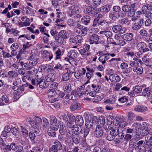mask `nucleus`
Wrapping results in <instances>:
<instances>
[{"label":"nucleus","mask_w":152,"mask_h":152,"mask_svg":"<svg viewBox=\"0 0 152 152\" xmlns=\"http://www.w3.org/2000/svg\"><path fill=\"white\" fill-rule=\"evenodd\" d=\"M69 14L70 15H75L79 14L80 12V8L78 6L72 5L71 3H68Z\"/></svg>","instance_id":"nucleus-1"},{"label":"nucleus","mask_w":152,"mask_h":152,"mask_svg":"<svg viewBox=\"0 0 152 152\" xmlns=\"http://www.w3.org/2000/svg\"><path fill=\"white\" fill-rule=\"evenodd\" d=\"M62 144L58 140L55 141L54 145L52 146L49 149V152H58L62 149Z\"/></svg>","instance_id":"nucleus-2"},{"label":"nucleus","mask_w":152,"mask_h":152,"mask_svg":"<svg viewBox=\"0 0 152 152\" xmlns=\"http://www.w3.org/2000/svg\"><path fill=\"white\" fill-rule=\"evenodd\" d=\"M83 38L82 36L80 35L76 36L74 37L71 38L69 41L71 43L77 45H80L83 42Z\"/></svg>","instance_id":"nucleus-3"},{"label":"nucleus","mask_w":152,"mask_h":152,"mask_svg":"<svg viewBox=\"0 0 152 152\" xmlns=\"http://www.w3.org/2000/svg\"><path fill=\"white\" fill-rule=\"evenodd\" d=\"M113 31L115 33H119L120 34H123L125 33L126 29L124 27H122V26L120 25H116L113 26L112 28Z\"/></svg>","instance_id":"nucleus-4"},{"label":"nucleus","mask_w":152,"mask_h":152,"mask_svg":"<svg viewBox=\"0 0 152 152\" xmlns=\"http://www.w3.org/2000/svg\"><path fill=\"white\" fill-rule=\"evenodd\" d=\"M50 126L51 128H52L55 130H58L59 126L58 123L57 118L55 117H51L50 120Z\"/></svg>","instance_id":"nucleus-5"},{"label":"nucleus","mask_w":152,"mask_h":152,"mask_svg":"<svg viewBox=\"0 0 152 152\" xmlns=\"http://www.w3.org/2000/svg\"><path fill=\"white\" fill-rule=\"evenodd\" d=\"M105 130L102 127L96 126L94 132V134L96 137H101L103 135Z\"/></svg>","instance_id":"nucleus-6"},{"label":"nucleus","mask_w":152,"mask_h":152,"mask_svg":"<svg viewBox=\"0 0 152 152\" xmlns=\"http://www.w3.org/2000/svg\"><path fill=\"white\" fill-rule=\"evenodd\" d=\"M143 23L144 20L142 18L137 20L133 25L132 29L135 31L138 30L141 28Z\"/></svg>","instance_id":"nucleus-7"},{"label":"nucleus","mask_w":152,"mask_h":152,"mask_svg":"<svg viewBox=\"0 0 152 152\" xmlns=\"http://www.w3.org/2000/svg\"><path fill=\"white\" fill-rule=\"evenodd\" d=\"M89 42L91 44L94 43L97 44L99 43V36L97 34H93L89 35Z\"/></svg>","instance_id":"nucleus-8"},{"label":"nucleus","mask_w":152,"mask_h":152,"mask_svg":"<svg viewBox=\"0 0 152 152\" xmlns=\"http://www.w3.org/2000/svg\"><path fill=\"white\" fill-rule=\"evenodd\" d=\"M98 54L100 56L98 60L101 62L102 64H104L106 63V61L108 60L110 58L107 56H105V54H104V53L103 51H99Z\"/></svg>","instance_id":"nucleus-9"},{"label":"nucleus","mask_w":152,"mask_h":152,"mask_svg":"<svg viewBox=\"0 0 152 152\" xmlns=\"http://www.w3.org/2000/svg\"><path fill=\"white\" fill-rule=\"evenodd\" d=\"M98 25L99 28L103 30H107L108 28L109 23L105 20H101L98 23Z\"/></svg>","instance_id":"nucleus-10"},{"label":"nucleus","mask_w":152,"mask_h":152,"mask_svg":"<svg viewBox=\"0 0 152 152\" xmlns=\"http://www.w3.org/2000/svg\"><path fill=\"white\" fill-rule=\"evenodd\" d=\"M82 126L76 125V126H75L74 128H72V136H73L74 134L77 136L80 133L82 134L83 132H82Z\"/></svg>","instance_id":"nucleus-11"},{"label":"nucleus","mask_w":152,"mask_h":152,"mask_svg":"<svg viewBox=\"0 0 152 152\" xmlns=\"http://www.w3.org/2000/svg\"><path fill=\"white\" fill-rule=\"evenodd\" d=\"M86 72V70L84 68H82L76 71L74 75L75 77L77 79H79L81 76L85 75Z\"/></svg>","instance_id":"nucleus-12"},{"label":"nucleus","mask_w":152,"mask_h":152,"mask_svg":"<svg viewBox=\"0 0 152 152\" xmlns=\"http://www.w3.org/2000/svg\"><path fill=\"white\" fill-rule=\"evenodd\" d=\"M145 140L146 142V145H148L150 147L152 148V134H149L145 135Z\"/></svg>","instance_id":"nucleus-13"},{"label":"nucleus","mask_w":152,"mask_h":152,"mask_svg":"<svg viewBox=\"0 0 152 152\" xmlns=\"http://www.w3.org/2000/svg\"><path fill=\"white\" fill-rule=\"evenodd\" d=\"M133 35L132 33H128L122 35L121 37L123 39L130 41L133 39Z\"/></svg>","instance_id":"nucleus-14"},{"label":"nucleus","mask_w":152,"mask_h":152,"mask_svg":"<svg viewBox=\"0 0 152 152\" xmlns=\"http://www.w3.org/2000/svg\"><path fill=\"white\" fill-rule=\"evenodd\" d=\"M109 79L112 82H118L120 81V77L117 74H112L109 76Z\"/></svg>","instance_id":"nucleus-15"},{"label":"nucleus","mask_w":152,"mask_h":152,"mask_svg":"<svg viewBox=\"0 0 152 152\" xmlns=\"http://www.w3.org/2000/svg\"><path fill=\"white\" fill-rule=\"evenodd\" d=\"M91 20V17L88 15L83 16L81 19V22L85 25H87L90 23Z\"/></svg>","instance_id":"nucleus-16"},{"label":"nucleus","mask_w":152,"mask_h":152,"mask_svg":"<svg viewBox=\"0 0 152 152\" xmlns=\"http://www.w3.org/2000/svg\"><path fill=\"white\" fill-rule=\"evenodd\" d=\"M116 120L119 122L117 125L118 127L121 128H123L126 126L127 124L126 122L123 121L124 120L123 118H121V117H118L117 118Z\"/></svg>","instance_id":"nucleus-17"},{"label":"nucleus","mask_w":152,"mask_h":152,"mask_svg":"<svg viewBox=\"0 0 152 152\" xmlns=\"http://www.w3.org/2000/svg\"><path fill=\"white\" fill-rule=\"evenodd\" d=\"M39 60V58L33 57L32 55L30 57L29 62L30 64H31L32 66H33L38 63Z\"/></svg>","instance_id":"nucleus-18"},{"label":"nucleus","mask_w":152,"mask_h":152,"mask_svg":"<svg viewBox=\"0 0 152 152\" xmlns=\"http://www.w3.org/2000/svg\"><path fill=\"white\" fill-rule=\"evenodd\" d=\"M111 5L110 4H106L101 7L102 12L104 14H106L110 10Z\"/></svg>","instance_id":"nucleus-19"},{"label":"nucleus","mask_w":152,"mask_h":152,"mask_svg":"<svg viewBox=\"0 0 152 152\" xmlns=\"http://www.w3.org/2000/svg\"><path fill=\"white\" fill-rule=\"evenodd\" d=\"M88 28L87 27H84L81 30H76L75 31L77 33H78L80 35V36H84L87 34V31Z\"/></svg>","instance_id":"nucleus-20"},{"label":"nucleus","mask_w":152,"mask_h":152,"mask_svg":"<svg viewBox=\"0 0 152 152\" xmlns=\"http://www.w3.org/2000/svg\"><path fill=\"white\" fill-rule=\"evenodd\" d=\"M20 64L24 70L31 69L33 68V66L31 64H30L29 62V63H24L22 61L20 62Z\"/></svg>","instance_id":"nucleus-21"},{"label":"nucleus","mask_w":152,"mask_h":152,"mask_svg":"<svg viewBox=\"0 0 152 152\" xmlns=\"http://www.w3.org/2000/svg\"><path fill=\"white\" fill-rule=\"evenodd\" d=\"M96 119V118L95 117L93 118V120H92V122H91L89 120H87L85 123L86 128L88 129L91 128L93 126V125L94 124H95L96 123V122H94L95 121L94 120ZM95 122H96V121Z\"/></svg>","instance_id":"nucleus-22"},{"label":"nucleus","mask_w":152,"mask_h":152,"mask_svg":"<svg viewBox=\"0 0 152 152\" xmlns=\"http://www.w3.org/2000/svg\"><path fill=\"white\" fill-rule=\"evenodd\" d=\"M75 122L79 126H82L83 124V118L81 116L78 115L76 117L75 119Z\"/></svg>","instance_id":"nucleus-23"},{"label":"nucleus","mask_w":152,"mask_h":152,"mask_svg":"<svg viewBox=\"0 0 152 152\" xmlns=\"http://www.w3.org/2000/svg\"><path fill=\"white\" fill-rule=\"evenodd\" d=\"M118 12H113L109 13V17L113 20L116 21L119 18Z\"/></svg>","instance_id":"nucleus-24"},{"label":"nucleus","mask_w":152,"mask_h":152,"mask_svg":"<svg viewBox=\"0 0 152 152\" xmlns=\"http://www.w3.org/2000/svg\"><path fill=\"white\" fill-rule=\"evenodd\" d=\"M39 84L40 88H46L49 85L48 82L43 79H40Z\"/></svg>","instance_id":"nucleus-25"},{"label":"nucleus","mask_w":152,"mask_h":152,"mask_svg":"<svg viewBox=\"0 0 152 152\" xmlns=\"http://www.w3.org/2000/svg\"><path fill=\"white\" fill-rule=\"evenodd\" d=\"M147 110V108L144 106L137 105L134 109V110L137 112H143L146 111Z\"/></svg>","instance_id":"nucleus-26"},{"label":"nucleus","mask_w":152,"mask_h":152,"mask_svg":"<svg viewBox=\"0 0 152 152\" xmlns=\"http://www.w3.org/2000/svg\"><path fill=\"white\" fill-rule=\"evenodd\" d=\"M151 91L149 89V88H145V89H143L142 92V95L144 96H147L148 99H151V97L150 98V93Z\"/></svg>","instance_id":"nucleus-27"},{"label":"nucleus","mask_w":152,"mask_h":152,"mask_svg":"<svg viewBox=\"0 0 152 152\" xmlns=\"http://www.w3.org/2000/svg\"><path fill=\"white\" fill-rule=\"evenodd\" d=\"M81 107V105L78 103H75L70 106V109L72 111L79 110L80 109Z\"/></svg>","instance_id":"nucleus-28"},{"label":"nucleus","mask_w":152,"mask_h":152,"mask_svg":"<svg viewBox=\"0 0 152 152\" xmlns=\"http://www.w3.org/2000/svg\"><path fill=\"white\" fill-rule=\"evenodd\" d=\"M96 7L91 6H88L86 8V14L89 15L93 14L95 12Z\"/></svg>","instance_id":"nucleus-29"},{"label":"nucleus","mask_w":152,"mask_h":152,"mask_svg":"<svg viewBox=\"0 0 152 152\" xmlns=\"http://www.w3.org/2000/svg\"><path fill=\"white\" fill-rule=\"evenodd\" d=\"M77 92L76 91H73L72 92L69 96L68 94H67L66 97H68L70 100H74L76 99V95H77Z\"/></svg>","instance_id":"nucleus-30"},{"label":"nucleus","mask_w":152,"mask_h":152,"mask_svg":"<svg viewBox=\"0 0 152 152\" xmlns=\"http://www.w3.org/2000/svg\"><path fill=\"white\" fill-rule=\"evenodd\" d=\"M42 54L44 55L46 58H49L50 60H51L53 58V55L52 53L49 52L48 51L44 50L42 52Z\"/></svg>","instance_id":"nucleus-31"},{"label":"nucleus","mask_w":152,"mask_h":152,"mask_svg":"<svg viewBox=\"0 0 152 152\" xmlns=\"http://www.w3.org/2000/svg\"><path fill=\"white\" fill-rule=\"evenodd\" d=\"M5 146L7 149L9 151H10L11 149L15 151L17 149V145L15 143H12L10 145H5Z\"/></svg>","instance_id":"nucleus-32"},{"label":"nucleus","mask_w":152,"mask_h":152,"mask_svg":"<svg viewBox=\"0 0 152 152\" xmlns=\"http://www.w3.org/2000/svg\"><path fill=\"white\" fill-rule=\"evenodd\" d=\"M144 8H142V13L145 14V16L148 18H149L152 16V13L151 11H148V10H145Z\"/></svg>","instance_id":"nucleus-33"},{"label":"nucleus","mask_w":152,"mask_h":152,"mask_svg":"<svg viewBox=\"0 0 152 152\" xmlns=\"http://www.w3.org/2000/svg\"><path fill=\"white\" fill-rule=\"evenodd\" d=\"M43 69L45 72H50L53 69V67L52 65L47 64L43 66Z\"/></svg>","instance_id":"nucleus-34"},{"label":"nucleus","mask_w":152,"mask_h":152,"mask_svg":"<svg viewBox=\"0 0 152 152\" xmlns=\"http://www.w3.org/2000/svg\"><path fill=\"white\" fill-rule=\"evenodd\" d=\"M146 47V44L143 42H141L139 43L137 46V48L138 50L141 51L143 50L144 48Z\"/></svg>","instance_id":"nucleus-35"},{"label":"nucleus","mask_w":152,"mask_h":152,"mask_svg":"<svg viewBox=\"0 0 152 152\" xmlns=\"http://www.w3.org/2000/svg\"><path fill=\"white\" fill-rule=\"evenodd\" d=\"M133 71L136 72L137 74H141L143 72V69L142 67H138V65H135L133 68Z\"/></svg>","instance_id":"nucleus-36"},{"label":"nucleus","mask_w":152,"mask_h":152,"mask_svg":"<svg viewBox=\"0 0 152 152\" xmlns=\"http://www.w3.org/2000/svg\"><path fill=\"white\" fill-rule=\"evenodd\" d=\"M133 91L134 93L136 94H140L142 91V87L139 86H136L133 88Z\"/></svg>","instance_id":"nucleus-37"},{"label":"nucleus","mask_w":152,"mask_h":152,"mask_svg":"<svg viewBox=\"0 0 152 152\" xmlns=\"http://www.w3.org/2000/svg\"><path fill=\"white\" fill-rule=\"evenodd\" d=\"M128 120L130 121H133L135 118V114L132 111H130L127 113Z\"/></svg>","instance_id":"nucleus-38"},{"label":"nucleus","mask_w":152,"mask_h":152,"mask_svg":"<svg viewBox=\"0 0 152 152\" xmlns=\"http://www.w3.org/2000/svg\"><path fill=\"white\" fill-rule=\"evenodd\" d=\"M55 40L61 45L63 44L64 42V39H65L61 37H60V36H59L58 35L55 37Z\"/></svg>","instance_id":"nucleus-39"},{"label":"nucleus","mask_w":152,"mask_h":152,"mask_svg":"<svg viewBox=\"0 0 152 152\" xmlns=\"http://www.w3.org/2000/svg\"><path fill=\"white\" fill-rule=\"evenodd\" d=\"M70 78V76L68 73H64L62 76L61 81H67L69 80Z\"/></svg>","instance_id":"nucleus-40"},{"label":"nucleus","mask_w":152,"mask_h":152,"mask_svg":"<svg viewBox=\"0 0 152 152\" xmlns=\"http://www.w3.org/2000/svg\"><path fill=\"white\" fill-rule=\"evenodd\" d=\"M72 139L73 142L76 145L79 143L80 141V138L79 136H75L73 135V136H72Z\"/></svg>","instance_id":"nucleus-41"},{"label":"nucleus","mask_w":152,"mask_h":152,"mask_svg":"<svg viewBox=\"0 0 152 152\" xmlns=\"http://www.w3.org/2000/svg\"><path fill=\"white\" fill-rule=\"evenodd\" d=\"M59 118L61 122L62 123H66L68 121V118L67 115L66 114H64L61 115L59 117Z\"/></svg>","instance_id":"nucleus-42"},{"label":"nucleus","mask_w":152,"mask_h":152,"mask_svg":"<svg viewBox=\"0 0 152 152\" xmlns=\"http://www.w3.org/2000/svg\"><path fill=\"white\" fill-rule=\"evenodd\" d=\"M56 130H55L54 129L51 128L50 129H49L48 130V134L49 136L52 137H55L56 134L55 131Z\"/></svg>","instance_id":"nucleus-43"},{"label":"nucleus","mask_w":152,"mask_h":152,"mask_svg":"<svg viewBox=\"0 0 152 152\" xmlns=\"http://www.w3.org/2000/svg\"><path fill=\"white\" fill-rule=\"evenodd\" d=\"M62 52L60 48L57 50L55 52V54L56 55L55 58V60H57L58 59H60L61 58V56L62 55Z\"/></svg>","instance_id":"nucleus-44"},{"label":"nucleus","mask_w":152,"mask_h":152,"mask_svg":"<svg viewBox=\"0 0 152 152\" xmlns=\"http://www.w3.org/2000/svg\"><path fill=\"white\" fill-rule=\"evenodd\" d=\"M118 132H119V129L118 128H115L112 129L111 131H110V133L112 134L114 137L115 138L118 135Z\"/></svg>","instance_id":"nucleus-45"},{"label":"nucleus","mask_w":152,"mask_h":152,"mask_svg":"<svg viewBox=\"0 0 152 152\" xmlns=\"http://www.w3.org/2000/svg\"><path fill=\"white\" fill-rule=\"evenodd\" d=\"M68 33L65 30H61L59 33L58 35L61 37L64 38L66 39L67 38Z\"/></svg>","instance_id":"nucleus-46"},{"label":"nucleus","mask_w":152,"mask_h":152,"mask_svg":"<svg viewBox=\"0 0 152 152\" xmlns=\"http://www.w3.org/2000/svg\"><path fill=\"white\" fill-rule=\"evenodd\" d=\"M107 130L108 131H106L107 134H106L107 135L106 139L107 140L109 141H111L114 140L115 138L114 136L112 134H112L110 133V132H108L109 130L108 129H107Z\"/></svg>","instance_id":"nucleus-47"},{"label":"nucleus","mask_w":152,"mask_h":152,"mask_svg":"<svg viewBox=\"0 0 152 152\" xmlns=\"http://www.w3.org/2000/svg\"><path fill=\"white\" fill-rule=\"evenodd\" d=\"M21 132L24 136L26 137L28 136V131L23 126H20Z\"/></svg>","instance_id":"nucleus-48"},{"label":"nucleus","mask_w":152,"mask_h":152,"mask_svg":"<svg viewBox=\"0 0 152 152\" xmlns=\"http://www.w3.org/2000/svg\"><path fill=\"white\" fill-rule=\"evenodd\" d=\"M45 79H46V81L48 83V82H53L54 80V76L52 75L49 74L45 77Z\"/></svg>","instance_id":"nucleus-49"},{"label":"nucleus","mask_w":152,"mask_h":152,"mask_svg":"<svg viewBox=\"0 0 152 152\" xmlns=\"http://www.w3.org/2000/svg\"><path fill=\"white\" fill-rule=\"evenodd\" d=\"M140 126H141L140 129L141 130L149 129V125L146 122H142V124H140Z\"/></svg>","instance_id":"nucleus-50"},{"label":"nucleus","mask_w":152,"mask_h":152,"mask_svg":"<svg viewBox=\"0 0 152 152\" xmlns=\"http://www.w3.org/2000/svg\"><path fill=\"white\" fill-rule=\"evenodd\" d=\"M135 12V10L134 8H132L131 7H130L127 13L129 16L132 17L134 15Z\"/></svg>","instance_id":"nucleus-51"},{"label":"nucleus","mask_w":152,"mask_h":152,"mask_svg":"<svg viewBox=\"0 0 152 152\" xmlns=\"http://www.w3.org/2000/svg\"><path fill=\"white\" fill-rule=\"evenodd\" d=\"M145 10H148L150 11H152V3L150 4H147V5H145L143 6L142 7Z\"/></svg>","instance_id":"nucleus-52"},{"label":"nucleus","mask_w":152,"mask_h":152,"mask_svg":"<svg viewBox=\"0 0 152 152\" xmlns=\"http://www.w3.org/2000/svg\"><path fill=\"white\" fill-rule=\"evenodd\" d=\"M8 75L10 77L13 78L17 77L18 75V73L13 71H9L8 72Z\"/></svg>","instance_id":"nucleus-53"},{"label":"nucleus","mask_w":152,"mask_h":152,"mask_svg":"<svg viewBox=\"0 0 152 152\" xmlns=\"http://www.w3.org/2000/svg\"><path fill=\"white\" fill-rule=\"evenodd\" d=\"M130 7L128 5H125L123 6L122 7V10L125 13H127L129 11Z\"/></svg>","instance_id":"nucleus-54"},{"label":"nucleus","mask_w":152,"mask_h":152,"mask_svg":"<svg viewBox=\"0 0 152 152\" xmlns=\"http://www.w3.org/2000/svg\"><path fill=\"white\" fill-rule=\"evenodd\" d=\"M43 120V126L45 128L46 126H48L49 125V122L48 120L46 118L43 117L42 118Z\"/></svg>","instance_id":"nucleus-55"},{"label":"nucleus","mask_w":152,"mask_h":152,"mask_svg":"<svg viewBox=\"0 0 152 152\" xmlns=\"http://www.w3.org/2000/svg\"><path fill=\"white\" fill-rule=\"evenodd\" d=\"M139 33L141 36L145 37L147 36L148 34L147 31L145 30L144 29L140 30Z\"/></svg>","instance_id":"nucleus-56"},{"label":"nucleus","mask_w":152,"mask_h":152,"mask_svg":"<svg viewBox=\"0 0 152 152\" xmlns=\"http://www.w3.org/2000/svg\"><path fill=\"white\" fill-rule=\"evenodd\" d=\"M80 53L83 55L85 56H88L90 55V53H87L83 49H81L79 50Z\"/></svg>","instance_id":"nucleus-57"},{"label":"nucleus","mask_w":152,"mask_h":152,"mask_svg":"<svg viewBox=\"0 0 152 152\" xmlns=\"http://www.w3.org/2000/svg\"><path fill=\"white\" fill-rule=\"evenodd\" d=\"M30 125L31 126L34 128H37L39 127L40 126L36 122L34 121H33L31 123H30Z\"/></svg>","instance_id":"nucleus-58"},{"label":"nucleus","mask_w":152,"mask_h":152,"mask_svg":"<svg viewBox=\"0 0 152 152\" xmlns=\"http://www.w3.org/2000/svg\"><path fill=\"white\" fill-rule=\"evenodd\" d=\"M40 79H32L31 80V84L33 85L37 84V85L39 84Z\"/></svg>","instance_id":"nucleus-59"},{"label":"nucleus","mask_w":152,"mask_h":152,"mask_svg":"<svg viewBox=\"0 0 152 152\" xmlns=\"http://www.w3.org/2000/svg\"><path fill=\"white\" fill-rule=\"evenodd\" d=\"M19 48V45L17 43H13L10 47V48L12 50H16Z\"/></svg>","instance_id":"nucleus-60"},{"label":"nucleus","mask_w":152,"mask_h":152,"mask_svg":"<svg viewBox=\"0 0 152 152\" xmlns=\"http://www.w3.org/2000/svg\"><path fill=\"white\" fill-rule=\"evenodd\" d=\"M121 10V8L120 7L118 6H114L113 8V12H118Z\"/></svg>","instance_id":"nucleus-61"},{"label":"nucleus","mask_w":152,"mask_h":152,"mask_svg":"<svg viewBox=\"0 0 152 152\" xmlns=\"http://www.w3.org/2000/svg\"><path fill=\"white\" fill-rule=\"evenodd\" d=\"M86 69L87 71L86 72H88L89 73L94 75V72L95 69L86 67Z\"/></svg>","instance_id":"nucleus-62"},{"label":"nucleus","mask_w":152,"mask_h":152,"mask_svg":"<svg viewBox=\"0 0 152 152\" xmlns=\"http://www.w3.org/2000/svg\"><path fill=\"white\" fill-rule=\"evenodd\" d=\"M2 100L4 102V103H8L9 102V100L7 96L6 95H4L2 96Z\"/></svg>","instance_id":"nucleus-63"},{"label":"nucleus","mask_w":152,"mask_h":152,"mask_svg":"<svg viewBox=\"0 0 152 152\" xmlns=\"http://www.w3.org/2000/svg\"><path fill=\"white\" fill-rule=\"evenodd\" d=\"M118 15L119 16V18L121 17V18H123L125 17L126 15V13L122 10H121L118 12Z\"/></svg>","instance_id":"nucleus-64"}]
</instances>
